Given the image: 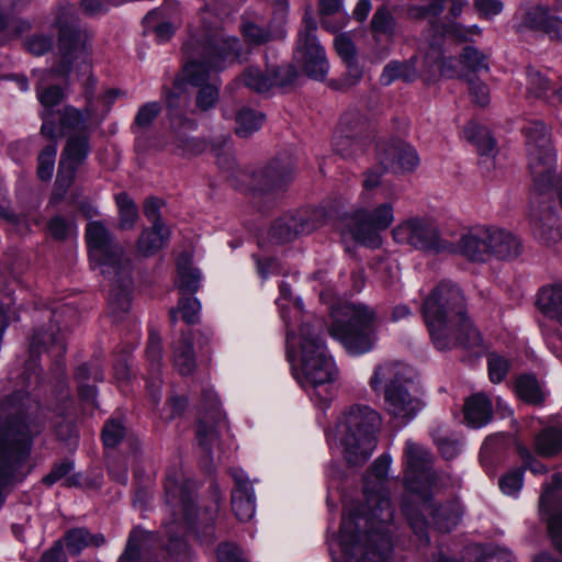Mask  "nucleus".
<instances>
[{
    "label": "nucleus",
    "instance_id": "1",
    "mask_svg": "<svg viewBox=\"0 0 562 562\" xmlns=\"http://www.w3.org/2000/svg\"><path fill=\"white\" fill-rule=\"evenodd\" d=\"M392 459L379 457L363 477L364 505H345L339 533L330 541L334 562H384L392 552L393 509L385 487Z\"/></svg>",
    "mask_w": 562,
    "mask_h": 562
},
{
    "label": "nucleus",
    "instance_id": "2",
    "mask_svg": "<svg viewBox=\"0 0 562 562\" xmlns=\"http://www.w3.org/2000/svg\"><path fill=\"white\" fill-rule=\"evenodd\" d=\"M214 16L204 11L203 30L184 45L189 61L183 66L184 80L199 88L195 108L201 112L213 109L218 102L220 83L211 79L212 71H220L231 60H238L241 45L237 37L227 36L223 30L206 22Z\"/></svg>",
    "mask_w": 562,
    "mask_h": 562
},
{
    "label": "nucleus",
    "instance_id": "3",
    "mask_svg": "<svg viewBox=\"0 0 562 562\" xmlns=\"http://www.w3.org/2000/svg\"><path fill=\"white\" fill-rule=\"evenodd\" d=\"M422 313L437 349H471L482 345L481 334L468 316L465 295L457 283H438L425 299Z\"/></svg>",
    "mask_w": 562,
    "mask_h": 562
},
{
    "label": "nucleus",
    "instance_id": "4",
    "mask_svg": "<svg viewBox=\"0 0 562 562\" xmlns=\"http://www.w3.org/2000/svg\"><path fill=\"white\" fill-rule=\"evenodd\" d=\"M78 14L72 4L58 8L55 26L58 29L59 60L50 71L33 70V75H41L36 85L40 103L45 108H54L64 99V90L58 86L44 87L46 77L56 75L66 78L71 72L87 75L91 65V38L86 30L78 27Z\"/></svg>",
    "mask_w": 562,
    "mask_h": 562
},
{
    "label": "nucleus",
    "instance_id": "5",
    "mask_svg": "<svg viewBox=\"0 0 562 562\" xmlns=\"http://www.w3.org/2000/svg\"><path fill=\"white\" fill-rule=\"evenodd\" d=\"M194 483L183 476L181 470L169 469L165 480V501L170 518L164 521L169 538L168 550L179 562L190 555V548L182 539L186 527L195 522L212 527L221 506V497L214 492L210 504L199 512L194 506Z\"/></svg>",
    "mask_w": 562,
    "mask_h": 562
},
{
    "label": "nucleus",
    "instance_id": "6",
    "mask_svg": "<svg viewBox=\"0 0 562 562\" xmlns=\"http://www.w3.org/2000/svg\"><path fill=\"white\" fill-rule=\"evenodd\" d=\"M86 238L92 266L111 281L110 312L115 319H121L131 305V262L101 222L88 224Z\"/></svg>",
    "mask_w": 562,
    "mask_h": 562
},
{
    "label": "nucleus",
    "instance_id": "7",
    "mask_svg": "<svg viewBox=\"0 0 562 562\" xmlns=\"http://www.w3.org/2000/svg\"><path fill=\"white\" fill-rule=\"evenodd\" d=\"M323 323L315 319L305 321L300 326L299 335L293 330L286 333L289 351L299 347L301 355L302 376L299 382L304 386L317 387L337 380L338 370L322 339Z\"/></svg>",
    "mask_w": 562,
    "mask_h": 562
},
{
    "label": "nucleus",
    "instance_id": "8",
    "mask_svg": "<svg viewBox=\"0 0 562 562\" xmlns=\"http://www.w3.org/2000/svg\"><path fill=\"white\" fill-rule=\"evenodd\" d=\"M380 426L379 413L368 405H352L342 412L336 431L349 465L357 467L368 461L376 447Z\"/></svg>",
    "mask_w": 562,
    "mask_h": 562
},
{
    "label": "nucleus",
    "instance_id": "9",
    "mask_svg": "<svg viewBox=\"0 0 562 562\" xmlns=\"http://www.w3.org/2000/svg\"><path fill=\"white\" fill-rule=\"evenodd\" d=\"M330 335L351 355L372 350L375 342V311L361 303H346L333 311Z\"/></svg>",
    "mask_w": 562,
    "mask_h": 562
},
{
    "label": "nucleus",
    "instance_id": "10",
    "mask_svg": "<svg viewBox=\"0 0 562 562\" xmlns=\"http://www.w3.org/2000/svg\"><path fill=\"white\" fill-rule=\"evenodd\" d=\"M437 490H430L413 498L412 502L405 501L402 505V510L407 517L414 533L418 537L420 542L425 544L429 541L427 536V521L425 517L420 515L416 506L420 505L423 510L432 518L436 528L443 532L452 530L462 516V509L456 502H449L443 505L435 504L431 496Z\"/></svg>",
    "mask_w": 562,
    "mask_h": 562
},
{
    "label": "nucleus",
    "instance_id": "11",
    "mask_svg": "<svg viewBox=\"0 0 562 562\" xmlns=\"http://www.w3.org/2000/svg\"><path fill=\"white\" fill-rule=\"evenodd\" d=\"M522 132L526 136L528 166L535 184L540 191L551 188L555 153L547 126L539 121L529 122Z\"/></svg>",
    "mask_w": 562,
    "mask_h": 562
},
{
    "label": "nucleus",
    "instance_id": "12",
    "mask_svg": "<svg viewBox=\"0 0 562 562\" xmlns=\"http://www.w3.org/2000/svg\"><path fill=\"white\" fill-rule=\"evenodd\" d=\"M394 220V200L374 206H371V202L361 203V207L349 217L346 231L355 241L375 248L381 245L380 233L387 229Z\"/></svg>",
    "mask_w": 562,
    "mask_h": 562
},
{
    "label": "nucleus",
    "instance_id": "13",
    "mask_svg": "<svg viewBox=\"0 0 562 562\" xmlns=\"http://www.w3.org/2000/svg\"><path fill=\"white\" fill-rule=\"evenodd\" d=\"M406 483L413 498L447 485L449 477L432 471V456L423 446L407 440L404 448Z\"/></svg>",
    "mask_w": 562,
    "mask_h": 562
},
{
    "label": "nucleus",
    "instance_id": "14",
    "mask_svg": "<svg viewBox=\"0 0 562 562\" xmlns=\"http://www.w3.org/2000/svg\"><path fill=\"white\" fill-rule=\"evenodd\" d=\"M392 235L397 244L418 250L440 252L448 249L438 226L428 217H408L393 228Z\"/></svg>",
    "mask_w": 562,
    "mask_h": 562
},
{
    "label": "nucleus",
    "instance_id": "15",
    "mask_svg": "<svg viewBox=\"0 0 562 562\" xmlns=\"http://www.w3.org/2000/svg\"><path fill=\"white\" fill-rule=\"evenodd\" d=\"M316 29L315 20L306 12L303 20V27L299 33L295 58L310 78L324 80L328 72L329 65L325 50L316 37Z\"/></svg>",
    "mask_w": 562,
    "mask_h": 562
},
{
    "label": "nucleus",
    "instance_id": "16",
    "mask_svg": "<svg viewBox=\"0 0 562 562\" xmlns=\"http://www.w3.org/2000/svg\"><path fill=\"white\" fill-rule=\"evenodd\" d=\"M371 137L372 128L367 117L356 110H350L340 119L333 138V147L342 157H351L362 151Z\"/></svg>",
    "mask_w": 562,
    "mask_h": 562
},
{
    "label": "nucleus",
    "instance_id": "17",
    "mask_svg": "<svg viewBox=\"0 0 562 562\" xmlns=\"http://www.w3.org/2000/svg\"><path fill=\"white\" fill-rule=\"evenodd\" d=\"M89 151L90 145L87 135L79 134L68 138L59 160L55 195L63 198L75 180L77 169L87 159Z\"/></svg>",
    "mask_w": 562,
    "mask_h": 562
},
{
    "label": "nucleus",
    "instance_id": "18",
    "mask_svg": "<svg viewBox=\"0 0 562 562\" xmlns=\"http://www.w3.org/2000/svg\"><path fill=\"white\" fill-rule=\"evenodd\" d=\"M562 472L554 473L551 482L543 485L540 512L547 516L548 532L552 546L562 553Z\"/></svg>",
    "mask_w": 562,
    "mask_h": 562
},
{
    "label": "nucleus",
    "instance_id": "19",
    "mask_svg": "<svg viewBox=\"0 0 562 562\" xmlns=\"http://www.w3.org/2000/svg\"><path fill=\"white\" fill-rule=\"evenodd\" d=\"M204 411L199 417L196 439L206 453L218 440L217 426L224 420L215 392L211 389L203 391Z\"/></svg>",
    "mask_w": 562,
    "mask_h": 562
},
{
    "label": "nucleus",
    "instance_id": "20",
    "mask_svg": "<svg viewBox=\"0 0 562 562\" xmlns=\"http://www.w3.org/2000/svg\"><path fill=\"white\" fill-rule=\"evenodd\" d=\"M231 473L235 483L231 496L232 509L238 520L248 521L256 513L252 484L243 470L233 469Z\"/></svg>",
    "mask_w": 562,
    "mask_h": 562
},
{
    "label": "nucleus",
    "instance_id": "21",
    "mask_svg": "<svg viewBox=\"0 0 562 562\" xmlns=\"http://www.w3.org/2000/svg\"><path fill=\"white\" fill-rule=\"evenodd\" d=\"M408 385L392 387L384 396L386 412L401 424H407L422 409V401L408 391Z\"/></svg>",
    "mask_w": 562,
    "mask_h": 562
},
{
    "label": "nucleus",
    "instance_id": "22",
    "mask_svg": "<svg viewBox=\"0 0 562 562\" xmlns=\"http://www.w3.org/2000/svg\"><path fill=\"white\" fill-rule=\"evenodd\" d=\"M293 164L289 157L276 158L254 175V189L268 192L279 189L292 179Z\"/></svg>",
    "mask_w": 562,
    "mask_h": 562
},
{
    "label": "nucleus",
    "instance_id": "23",
    "mask_svg": "<svg viewBox=\"0 0 562 562\" xmlns=\"http://www.w3.org/2000/svg\"><path fill=\"white\" fill-rule=\"evenodd\" d=\"M411 369L397 361H386L375 367L370 379V386L374 392L384 391V396L389 389L402 387L408 385L412 381Z\"/></svg>",
    "mask_w": 562,
    "mask_h": 562
},
{
    "label": "nucleus",
    "instance_id": "24",
    "mask_svg": "<svg viewBox=\"0 0 562 562\" xmlns=\"http://www.w3.org/2000/svg\"><path fill=\"white\" fill-rule=\"evenodd\" d=\"M533 236L543 245L551 246L562 238V223L549 206L532 214Z\"/></svg>",
    "mask_w": 562,
    "mask_h": 562
},
{
    "label": "nucleus",
    "instance_id": "25",
    "mask_svg": "<svg viewBox=\"0 0 562 562\" xmlns=\"http://www.w3.org/2000/svg\"><path fill=\"white\" fill-rule=\"evenodd\" d=\"M488 227H475L462 235L458 243L461 255L472 261L484 262L488 259Z\"/></svg>",
    "mask_w": 562,
    "mask_h": 562
},
{
    "label": "nucleus",
    "instance_id": "26",
    "mask_svg": "<svg viewBox=\"0 0 562 562\" xmlns=\"http://www.w3.org/2000/svg\"><path fill=\"white\" fill-rule=\"evenodd\" d=\"M526 27L546 33L551 40H562V20L550 15L544 7L530 8L524 18Z\"/></svg>",
    "mask_w": 562,
    "mask_h": 562
},
{
    "label": "nucleus",
    "instance_id": "27",
    "mask_svg": "<svg viewBox=\"0 0 562 562\" xmlns=\"http://www.w3.org/2000/svg\"><path fill=\"white\" fill-rule=\"evenodd\" d=\"M488 258L495 257L497 259L506 260L515 258L520 252V243L509 232L497 228L488 227Z\"/></svg>",
    "mask_w": 562,
    "mask_h": 562
},
{
    "label": "nucleus",
    "instance_id": "28",
    "mask_svg": "<svg viewBox=\"0 0 562 562\" xmlns=\"http://www.w3.org/2000/svg\"><path fill=\"white\" fill-rule=\"evenodd\" d=\"M146 358L149 363V372L151 374L150 381L147 383V389L155 403L160 401L159 390L161 381L159 379L161 372L162 360V345L161 338L156 333H150L147 348Z\"/></svg>",
    "mask_w": 562,
    "mask_h": 562
},
{
    "label": "nucleus",
    "instance_id": "29",
    "mask_svg": "<svg viewBox=\"0 0 562 562\" xmlns=\"http://www.w3.org/2000/svg\"><path fill=\"white\" fill-rule=\"evenodd\" d=\"M463 414L467 425L472 428H481L492 419V402L483 393L473 394L465 401Z\"/></svg>",
    "mask_w": 562,
    "mask_h": 562
},
{
    "label": "nucleus",
    "instance_id": "30",
    "mask_svg": "<svg viewBox=\"0 0 562 562\" xmlns=\"http://www.w3.org/2000/svg\"><path fill=\"white\" fill-rule=\"evenodd\" d=\"M172 362L181 375L191 374L196 367L193 342L190 334H182L173 344Z\"/></svg>",
    "mask_w": 562,
    "mask_h": 562
},
{
    "label": "nucleus",
    "instance_id": "31",
    "mask_svg": "<svg viewBox=\"0 0 562 562\" xmlns=\"http://www.w3.org/2000/svg\"><path fill=\"white\" fill-rule=\"evenodd\" d=\"M537 303L547 317L562 326V283L542 288Z\"/></svg>",
    "mask_w": 562,
    "mask_h": 562
},
{
    "label": "nucleus",
    "instance_id": "32",
    "mask_svg": "<svg viewBox=\"0 0 562 562\" xmlns=\"http://www.w3.org/2000/svg\"><path fill=\"white\" fill-rule=\"evenodd\" d=\"M311 229L312 226L302 216H290L277 221L270 229V236L279 243H286Z\"/></svg>",
    "mask_w": 562,
    "mask_h": 562
},
{
    "label": "nucleus",
    "instance_id": "33",
    "mask_svg": "<svg viewBox=\"0 0 562 562\" xmlns=\"http://www.w3.org/2000/svg\"><path fill=\"white\" fill-rule=\"evenodd\" d=\"M178 279L177 286L181 291L195 293L200 289L201 272L192 266V257L182 252L177 259Z\"/></svg>",
    "mask_w": 562,
    "mask_h": 562
},
{
    "label": "nucleus",
    "instance_id": "34",
    "mask_svg": "<svg viewBox=\"0 0 562 562\" xmlns=\"http://www.w3.org/2000/svg\"><path fill=\"white\" fill-rule=\"evenodd\" d=\"M64 539L66 541L67 551L72 554H79L85 548H99L104 544L105 538L102 533H91L86 528H74L68 530Z\"/></svg>",
    "mask_w": 562,
    "mask_h": 562
},
{
    "label": "nucleus",
    "instance_id": "35",
    "mask_svg": "<svg viewBox=\"0 0 562 562\" xmlns=\"http://www.w3.org/2000/svg\"><path fill=\"white\" fill-rule=\"evenodd\" d=\"M535 448L539 456L552 457L562 451V429L547 427L535 438Z\"/></svg>",
    "mask_w": 562,
    "mask_h": 562
},
{
    "label": "nucleus",
    "instance_id": "36",
    "mask_svg": "<svg viewBox=\"0 0 562 562\" xmlns=\"http://www.w3.org/2000/svg\"><path fill=\"white\" fill-rule=\"evenodd\" d=\"M266 116L250 108H241L236 114L235 133L243 138L249 137L252 133L260 130Z\"/></svg>",
    "mask_w": 562,
    "mask_h": 562
},
{
    "label": "nucleus",
    "instance_id": "37",
    "mask_svg": "<svg viewBox=\"0 0 562 562\" xmlns=\"http://www.w3.org/2000/svg\"><path fill=\"white\" fill-rule=\"evenodd\" d=\"M417 58L412 57L406 63L392 61L389 63L381 75L383 85H391L395 79L402 78L405 81H411L418 75L416 67Z\"/></svg>",
    "mask_w": 562,
    "mask_h": 562
},
{
    "label": "nucleus",
    "instance_id": "38",
    "mask_svg": "<svg viewBox=\"0 0 562 562\" xmlns=\"http://www.w3.org/2000/svg\"><path fill=\"white\" fill-rule=\"evenodd\" d=\"M169 238L166 227L144 229L138 241L137 249L144 256H150L161 249Z\"/></svg>",
    "mask_w": 562,
    "mask_h": 562
},
{
    "label": "nucleus",
    "instance_id": "39",
    "mask_svg": "<svg viewBox=\"0 0 562 562\" xmlns=\"http://www.w3.org/2000/svg\"><path fill=\"white\" fill-rule=\"evenodd\" d=\"M392 167L401 171H412L418 164L416 150L409 145H400L390 149Z\"/></svg>",
    "mask_w": 562,
    "mask_h": 562
},
{
    "label": "nucleus",
    "instance_id": "40",
    "mask_svg": "<svg viewBox=\"0 0 562 562\" xmlns=\"http://www.w3.org/2000/svg\"><path fill=\"white\" fill-rule=\"evenodd\" d=\"M464 136L469 142H472L483 155L492 153L495 147V140L490 135V132L475 123H469L467 125Z\"/></svg>",
    "mask_w": 562,
    "mask_h": 562
},
{
    "label": "nucleus",
    "instance_id": "41",
    "mask_svg": "<svg viewBox=\"0 0 562 562\" xmlns=\"http://www.w3.org/2000/svg\"><path fill=\"white\" fill-rule=\"evenodd\" d=\"M240 32L250 45H263L272 38V33L268 26L247 19H243Z\"/></svg>",
    "mask_w": 562,
    "mask_h": 562
},
{
    "label": "nucleus",
    "instance_id": "42",
    "mask_svg": "<svg viewBox=\"0 0 562 562\" xmlns=\"http://www.w3.org/2000/svg\"><path fill=\"white\" fill-rule=\"evenodd\" d=\"M115 201L119 207L120 227L132 228L138 218V209L134 201L124 192L116 194Z\"/></svg>",
    "mask_w": 562,
    "mask_h": 562
},
{
    "label": "nucleus",
    "instance_id": "43",
    "mask_svg": "<svg viewBox=\"0 0 562 562\" xmlns=\"http://www.w3.org/2000/svg\"><path fill=\"white\" fill-rule=\"evenodd\" d=\"M516 393L521 400L532 404H539L544 398L538 381L531 375H522L517 380Z\"/></svg>",
    "mask_w": 562,
    "mask_h": 562
},
{
    "label": "nucleus",
    "instance_id": "44",
    "mask_svg": "<svg viewBox=\"0 0 562 562\" xmlns=\"http://www.w3.org/2000/svg\"><path fill=\"white\" fill-rule=\"evenodd\" d=\"M243 80L246 87L258 93L267 92L273 87L270 68L265 74L258 68L250 67L244 72Z\"/></svg>",
    "mask_w": 562,
    "mask_h": 562
},
{
    "label": "nucleus",
    "instance_id": "45",
    "mask_svg": "<svg viewBox=\"0 0 562 562\" xmlns=\"http://www.w3.org/2000/svg\"><path fill=\"white\" fill-rule=\"evenodd\" d=\"M201 303L193 296L182 297L179 300L177 310L170 311L171 322H177V312L181 314L182 319L187 324H195L200 319Z\"/></svg>",
    "mask_w": 562,
    "mask_h": 562
},
{
    "label": "nucleus",
    "instance_id": "46",
    "mask_svg": "<svg viewBox=\"0 0 562 562\" xmlns=\"http://www.w3.org/2000/svg\"><path fill=\"white\" fill-rule=\"evenodd\" d=\"M167 105L169 110V116L171 120V124L186 126L190 130H194L196 127V123L193 120L184 119L182 116V106L186 105V100L181 98L179 94L171 92L167 97Z\"/></svg>",
    "mask_w": 562,
    "mask_h": 562
},
{
    "label": "nucleus",
    "instance_id": "47",
    "mask_svg": "<svg viewBox=\"0 0 562 562\" xmlns=\"http://www.w3.org/2000/svg\"><path fill=\"white\" fill-rule=\"evenodd\" d=\"M426 64L429 66L438 65L441 76L452 78L456 76L453 66L454 59L452 57L446 58L442 55L440 47L431 45L425 56Z\"/></svg>",
    "mask_w": 562,
    "mask_h": 562
},
{
    "label": "nucleus",
    "instance_id": "48",
    "mask_svg": "<svg viewBox=\"0 0 562 562\" xmlns=\"http://www.w3.org/2000/svg\"><path fill=\"white\" fill-rule=\"evenodd\" d=\"M382 175L383 169L381 167L369 169L363 173L362 192L360 195V202L362 204L375 200L378 192H373V190L380 186Z\"/></svg>",
    "mask_w": 562,
    "mask_h": 562
},
{
    "label": "nucleus",
    "instance_id": "49",
    "mask_svg": "<svg viewBox=\"0 0 562 562\" xmlns=\"http://www.w3.org/2000/svg\"><path fill=\"white\" fill-rule=\"evenodd\" d=\"M461 64L470 71L487 70V56L474 46H465L460 55Z\"/></svg>",
    "mask_w": 562,
    "mask_h": 562
},
{
    "label": "nucleus",
    "instance_id": "50",
    "mask_svg": "<svg viewBox=\"0 0 562 562\" xmlns=\"http://www.w3.org/2000/svg\"><path fill=\"white\" fill-rule=\"evenodd\" d=\"M57 146L55 143L48 144L38 155L37 175L42 180H49L55 167Z\"/></svg>",
    "mask_w": 562,
    "mask_h": 562
},
{
    "label": "nucleus",
    "instance_id": "51",
    "mask_svg": "<svg viewBox=\"0 0 562 562\" xmlns=\"http://www.w3.org/2000/svg\"><path fill=\"white\" fill-rule=\"evenodd\" d=\"M477 553L476 562H515L512 551L498 546H488L475 549Z\"/></svg>",
    "mask_w": 562,
    "mask_h": 562
},
{
    "label": "nucleus",
    "instance_id": "52",
    "mask_svg": "<svg viewBox=\"0 0 562 562\" xmlns=\"http://www.w3.org/2000/svg\"><path fill=\"white\" fill-rule=\"evenodd\" d=\"M371 27L374 32L392 35L395 30V19L386 8H379L371 20Z\"/></svg>",
    "mask_w": 562,
    "mask_h": 562
},
{
    "label": "nucleus",
    "instance_id": "53",
    "mask_svg": "<svg viewBox=\"0 0 562 562\" xmlns=\"http://www.w3.org/2000/svg\"><path fill=\"white\" fill-rule=\"evenodd\" d=\"M550 88L549 80L538 70L528 69L527 71V91L535 98H542Z\"/></svg>",
    "mask_w": 562,
    "mask_h": 562
},
{
    "label": "nucleus",
    "instance_id": "54",
    "mask_svg": "<svg viewBox=\"0 0 562 562\" xmlns=\"http://www.w3.org/2000/svg\"><path fill=\"white\" fill-rule=\"evenodd\" d=\"M446 34L450 35L458 42H470L474 37L481 35V29L477 25L465 26L461 23H449L445 30Z\"/></svg>",
    "mask_w": 562,
    "mask_h": 562
},
{
    "label": "nucleus",
    "instance_id": "55",
    "mask_svg": "<svg viewBox=\"0 0 562 562\" xmlns=\"http://www.w3.org/2000/svg\"><path fill=\"white\" fill-rule=\"evenodd\" d=\"M161 106L158 102H147L139 108L135 116V125L139 128H148L159 115Z\"/></svg>",
    "mask_w": 562,
    "mask_h": 562
},
{
    "label": "nucleus",
    "instance_id": "56",
    "mask_svg": "<svg viewBox=\"0 0 562 562\" xmlns=\"http://www.w3.org/2000/svg\"><path fill=\"white\" fill-rule=\"evenodd\" d=\"M524 473L521 469H515L499 479V487L504 494L515 495L522 487Z\"/></svg>",
    "mask_w": 562,
    "mask_h": 562
},
{
    "label": "nucleus",
    "instance_id": "57",
    "mask_svg": "<svg viewBox=\"0 0 562 562\" xmlns=\"http://www.w3.org/2000/svg\"><path fill=\"white\" fill-rule=\"evenodd\" d=\"M125 435L124 426L114 419L109 420L102 430V439L106 448H112L119 445Z\"/></svg>",
    "mask_w": 562,
    "mask_h": 562
},
{
    "label": "nucleus",
    "instance_id": "58",
    "mask_svg": "<svg viewBox=\"0 0 562 562\" xmlns=\"http://www.w3.org/2000/svg\"><path fill=\"white\" fill-rule=\"evenodd\" d=\"M143 533L134 529L127 540L126 548L121 554L119 562H136L140 557V542Z\"/></svg>",
    "mask_w": 562,
    "mask_h": 562
},
{
    "label": "nucleus",
    "instance_id": "59",
    "mask_svg": "<svg viewBox=\"0 0 562 562\" xmlns=\"http://www.w3.org/2000/svg\"><path fill=\"white\" fill-rule=\"evenodd\" d=\"M434 440L445 459L450 460L459 454L461 445L457 437L434 435Z\"/></svg>",
    "mask_w": 562,
    "mask_h": 562
},
{
    "label": "nucleus",
    "instance_id": "60",
    "mask_svg": "<svg viewBox=\"0 0 562 562\" xmlns=\"http://www.w3.org/2000/svg\"><path fill=\"white\" fill-rule=\"evenodd\" d=\"M488 375L493 383H499L508 371V361L498 355L488 356Z\"/></svg>",
    "mask_w": 562,
    "mask_h": 562
},
{
    "label": "nucleus",
    "instance_id": "61",
    "mask_svg": "<svg viewBox=\"0 0 562 562\" xmlns=\"http://www.w3.org/2000/svg\"><path fill=\"white\" fill-rule=\"evenodd\" d=\"M217 559L220 562H248L241 549L231 542H224L218 546Z\"/></svg>",
    "mask_w": 562,
    "mask_h": 562
},
{
    "label": "nucleus",
    "instance_id": "62",
    "mask_svg": "<svg viewBox=\"0 0 562 562\" xmlns=\"http://www.w3.org/2000/svg\"><path fill=\"white\" fill-rule=\"evenodd\" d=\"M87 116L75 108L68 106L64 110L61 124L66 128L81 131L86 126Z\"/></svg>",
    "mask_w": 562,
    "mask_h": 562
},
{
    "label": "nucleus",
    "instance_id": "63",
    "mask_svg": "<svg viewBox=\"0 0 562 562\" xmlns=\"http://www.w3.org/2000/svg\"><path fill=\"white\" fill-rule=\"evenodd\" d=\"M164 202L159 199L150 198L145 201L144 214L147 220L153 224L154 228L165 227L160 218V209Z\"/></svg>",
    "mask_w": 562,
    "mask_h": 562
},
{
    "label": "nucleus",
    "instance_id": "64",
    "mask_svg": "<svg viewBox=\"0 0 562 562\" xmlns=\"http://www.w3.org/2000/svg\"><path fill=\"white\" fill-rule=\"evenodd\" d=\"M52 45V37L46 35H33L29 37L25 42L26 49L33 55L37 56H41L50 50Z\"/></svg>",
    "mask_w": 562,
    "mask_h": 562
}]
</instances>
